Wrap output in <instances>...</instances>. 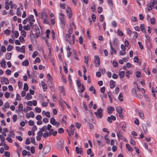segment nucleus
Here are the masks:
<instances>
[{"label":"nucleus","instance_id":"obj_1","mask_svg":"<svg viewBox=\"0 0 157 157\" xmlns=\"http://www.w3.org/2000/svg\"><path fill=\"white\" fill-rule=\"evenodd\" d=\"M41 18L42 19L43 22L45 24H48L49 21L46 12L45 11L41 12Z\"/></svg>","mask_w":157,"mask_h":157},{"label":"nucleus","instance_id":"obj_2","mask_svg":"<svg viewBox=\"0 0 157 157\" xmlns=\"http://www.w3.org/2000/svg\"><path fill=\"white\" fill-rule=\"evenodd\" d=\"M74 36L73 35L71 37V35L67 34L65 35V40L67 41L70 44H73L75 43Z\"/></svg>","mask_w":157,"mask_h":157},{"label":"nucleus","instance_id":"obj_3","mask_svg":"<svg viewBox=\"0 0 157 157\" xmlns=\"http://www.w3.org/2000/svg\"><path fill=\"white\" fill-rule=\"evenodd\" d=\"M103 110L101 108L98 109L94 113L98 118H101L103 116Z\"/></svg>","mask_w":157,"mask_h":157},{"label":"nucleus","instance_id":"obj_4","mask_svg":"<svg viewBox=\"0 0 157 157\" xmlns=\"http://www.w3.org/2000/svg\"><path fill=\"white\" fill-rule=\"evenodd\" d=\"M50 122L51 124L53 125L56 126L57 127H58L59 124V122L56 121L54 117H52L51 118Z\"/></svg>","mask_w":157,"mask_h":157},{"label":"nucleus","instance_id":"obj_5","mask_svg":"<svg viewBox=\"0 0 157 157\" xmlns=\"http://www.w3.org/2000/svg\"><path fill=\"white\" fill-rule=\"evenodd\" d=\"M95 59L94 61V63L95 64V66L97 67H98L100 64V61L99 57L97 56H95Z\"/></svg>","mask_w":157,"mask_h":157},{"label":"nucleus","instance_id":"obj_6","mask_svg":"<svg viewBox=\"0 0 157 157\" xmlns=\"http://www.w3.org/2000/svg\"><path fill=\"white\" fill-rule=\"evenodd\" d=\"M27 19H28V21H29V23L30 25L32 27L33 23L35 21V19H34V16L31 15L28 18H27Z\"/></svg>","mask_w":157,"mask_h":157},{"label":"nucleus","instance_id":"obj_7","mask_svg":"<svg viewBox=\"0 0 157 157\" xmlns=\"http://www.w3.org/2000/svg\"><path fill=\"white\" fill-rule=\"evenodd\" d=\"M51 147L49 146H46L43 148V152L44 154L48 153L51 150Z\"/></svg>","mask_w":157,"mask_h":157},{"label":"nucleus","instance_id":"obj_8","mask_svg":"<svg viewBox=\"0 0 157 157\" xmlns=\"http://www.w3.org/2000/svg\"><path fill=\"white\" fill-rule=\"evenodd\" d=\"M0 79H1V82L2 84H3V82L6 84H9V81L7 78L4 77H1Z\"/></svg>","mask_w":157,"mask_h":157},{"label":"nucleus","instance_id":"obj_9","mask_svg":"<svg viewBox=\"0 0 157 157\" xmlns=\"http://www.w3.org/2000/svg\"><path fill=\"white\" fill-rule=\"evenodd\" d=\"M110 53L111 55H113V54H114L115 55L116 54L117 51L115 50L114 48L113 47V45L112 44L111 42L110 41Z\"/></svg>","mask_w":157,"mask_h":157},{"label":"nucleus","instance_id":"obj_10","mask_svg":"<svg viewBox=\"0 0 157 157\" xmlns=\"http://www.w3.org/2000/svg\"><path fill=\"white\" fill-rule=\"evenodd\" d=\"M117 135L119 139H122L123 138L122 132L120 130H118L117 132Z\"/></svg>","mask_w":157,"mask_h":157},{"label":"nucleus","instance_id":"obj_11","mask_svg":"<svg viewBox=\"0 0 157 157\" xmlns=\"http://www.w3.org/2000/svg\"><path fill=\"white\" fill-rule=\"evenodd\" d=\"M10 107V105L8 102H6L4 106L2 108V109L4 112H6V109L9 108Z\"/></svg>","mask_w":157,"mask_h":157},{"label":"nucleus","instance_id":"obj_12","mask_svg":"<svg viewBox=\"0 0 157 157\" xmlns=\"http://www.w3.org/2000/svg\"><path fill=\"white\" fill-rule=\"evenodd\" d=\"M75 150L77 153L79 154L80 155L82 154L83 151L82 148H79L78 147H76Z\"/></svg>","mask_w":157,"mask_h":157},{"label":"nucleus","instance_id":"obj_13","mask_svg":"<svg viewBox=\"0 0 157 157\" xmlns=\"http://www.w3.org/2000/svg\"><path fill=\"white\" fill-rule=\"evenodd\" d=\"M57 144L59 147L61 149L63 147V141L60 140H59L57 143Z\"/></svg>","mask_w":157,"mask_h":157},{"label":"nucleus","instance_id":"obj_14","mask_svg":"<svg viewBox=\"0 0 157 157\" xmlns=\"http://www.w3.org/2000/svg\"><path fill=\"white\" fill-rule=\"evenodd\" d=\"M58 90L61 93H63L64 95H65L64 92V87L63 86H60L58 87Z\"/></svg>","mask_w":157,"mask_h":157},{"label":"nucleus","instance_id":"obj_15","mask_svg":"<svg viewBox=\"0 0 157 157\" xmlns=\"http://www.w3.org/2000/svg\"><path fill=\"white\" fill-rule=\"evenodd\" d=\"M114 110L115 109L113 107L110 106L107 108V111L109 114H110L112 113V111H114Z\"/></svg>","mask_w":157,"mask_h":157},{"label":"nucleus","instance_id":"obj_16","mask_svg":"<svg viewBox=\"0 0 157 157\" xmlns=\"http://www.w3.org/2000/svg\"><path fill=\"white\" fill-rule=\"evenodd\" d=\"M116 110L117 112L119 114H121L123 111V109L120 106H119L116 108Z\"/></svg>","mask_w":157,"mask_h":157},{"label":"nucleus","instance_id":"obj_17","mask_svg":"<svg viewBox=\"0 0 157 157\" xmlns=\"http://www.w3.org/2000/svg\"><path fill=\"white\" fill-rule=\"evenodd\" d=\"M116 85V82L115 81L111 80L110 81V88L113 89Z\"/></svg>","mask_w":157,"mask_h":157},{"label":"nucleus","instance_id":"obj_18","mask_svg":"<svg viewBox=\"0 0 157 157\" xmlns=\"http://www.w3.org/2000/svg\"><path fill=\"white\" fill-rule=\"evenodd\" d=\"M138 113L139 117L142 120H143L144 119V114L142 112L139 111Z\"/></svg>","mask_w":157,"mask_h":157},{"label":"nucleus","instance_id":"obj_19","mask_svg":"<svg viewBox=\"0 0 157 157\" xmlns=\"http://www.w3.org/2000/svg\"><path fill=\"white\" fill-rule=\"evenodd\" d=\"M126 146L127 147V148L128 149V151H133V148L132 147L130 146V145L129 144H126Z\"/></svg>","mask_w":157,"mask_h":157},{"label":"nucleus","instance_id":"obj_20","mask_svg":"<svg viewBox=\"0 0 157 157\" xmlns=\"http://www.w3.org/2000/svg\"><path fill=\"white\" fill-rule=\"evenodd\" d=\"M12 53H7L6 55V59L9 60L11 58Z\"/></svg>","mask_w":157,"mask_h":157},{"label":"nucleus","instance_id":"obj_21","mask_svg":"<svg viewBox=\"0 0 157 157\" xmlns=\"http://www.w3.org/2000/svg\"><path fill=\"white\" fill-rule=\"evenodd\" d=\"M30 25H27L23 26V29L25 30H29L30 29Z\"/></svg>","mask_w":157,"mask_h":157},{"label":"nucleus","instance_id":"obj_22","mask_svg":"<svg viewBox=\"0 0 157 157\" xmlns=\"http://www.w3.org/2000/svg\"><path fill=\"white\" fill-rule=\"evenodd\" d=\"M22 64L24 66H27L29 64V62L28 60L26 59L24 61Z\"/></svg>","mask_w":157,"mask_h":157},{"label":"nucleus","instance_id":"obj_23","mask_svg":"<svg viewBox=\"0 0 157 157\" xmlns=\"http://www.w3.org/2000/svg\"><path fill=\"white\" fill-rule=\"evenodd\" d=\"M50 136L51 135L48 132H45L43 134V137L45 138Z\"/></svg>","mask_w":157,"mask_h":157},{"label":"nucleus","instance_id":"obj_24","mask_svg":"<svg viewBox=\"0 0 157 157\" xmlns=\"http://www.w3.org/2000/svg\"><path fill=\"white\" fill-rule=\"evenodd\" d=\"M140 29L142 31L143 33H145L146 32L145 29V26L144 24H141L140 25Z\"/></svg>","mask_w":157,"mask_h":157},{"label":"nucleus","instance_id":"obj_25","mask_svg":"<svg viewBox=\"0 0 157 157\" xmlns=\"http://www.w3.org/2000/svg\"><path fill=\"white\" fill-rule=\"evenodd\" d=\"M12 33L15 35V37L17 38L19 35L18 32L17 31H13Z\"/></svg>","mask_w":157,"mask_h":157},{"label":"nucleus","instance_id":"obj_26","mask_svg":"<svg viewBox=\"0 0 157 157\" xmlns=\"http://www.w3.org/2000/svg\"><path fill=\"white\" fill-rule=\"evenodd\" d=\"M97 142L99 147H102L104 146V144L102 142L100 141L99 140H97Z\"/></svg>","mask_w":157,"mask_h":157},{"label":"nucleus","instance_id":"obj_27","mask_svg":"<svg viewBox=\"0 0 157 157\" xmlns=\"http://www.w3.org/2000/svg\"><path fill=\"white\" fill-rule=\"evenodd\" d=\"M119 75L121 78H123L124 77V71H120L119 73Z\"/></svg>","mask_w":157,"mask_h":157},{"label":"nucleus","instance_id":"obj_28","mask_svg":"<svg viewBox=\"0 0 157 157\" xmlns=\"http://www.w3.org/2000/svg\"><path fill=\"white\" fill-rule=\"evenodd\" d=\"M8 136L13 137L14 136V134L13 130H11L10 132V133L8 135Z\"/></svg>","mask_w":157,"mask_h":157},{"label":"nucleus","instance_id":"obj_29","mask_svg":"<svg viewBox=\"0 0 157 157\" xmlns=\"http://www.w3.org/2000/svg\"><path fill=\"white\" fill-rule=\"evenodd\" d=\"M89 90L90 91H93L94 92L93 93L94 94H95L96 93V90L94 87L92 86L90 87L89 88Z\"/></svg>","mask_w":157,"mask_h":157},{"label":"nucleus","instance_id":"obj_30","mask_svg":"<svg viewBox=\"0 0 157 157\" xmlns=\"http://www.w3.org/2000/svg\"><path fill=\"white\" fill-rule=\"evenodd\" d=\"M24 90L27 91L28 90V84L26 83H25L24 84V87H23Z\"/></svg>","mask_w":157,"mask_h":157},{"label":"nucleus","instance_id":"obj_31","mask_svg":"<svg viewBox=\"0 0 157 157\" xmlns=\"http://www.w3.org/2000/svg\"><path fill=\"white\" fill-rule=\"evenodd\" d=\"M71 130V135L74 134V132L75 130L74 125L72 124L70 126Z\"/></svg>","mask_w":157,"mask_h":157},{"label":"nucleus","instance_id":"obj_32","mask_svg":"<svg viewBox=\"0 0 157 157\" xmlns=\"http://www.w3.org/2000/svg\"><path fill=\"white\" fill-rule=\"evenodd\" d=\"M1 63V66L2 67H5V66L6 65V64L5 60L4 59H3L2 60Z\"/></svg>","mask_w":157,"mask_h":157},{"label":"nucleus","instance_id":"obj_33","mask_svg":"<svg viewBox=\"0 0 157 157\" xmlns=\"http://www.w3.org/2000/svg\"><path fill=\"white\" fill-rule=\"evenodd\" d=\"M13 48V46L11 45H8L7 48V51H10Z\"/></svg>","mask_w":157,"mask_h":157},{"label":"nucleus","instance_id":"obj_34","mask_svg":"<svg viewBox=\"0 0 157 157\" xmlns=\"http://www.w3.org/2000/svg\"><path fill=\"white\" fill-rule=\"evenodd\" d=\"M23 106L22 104H19L18 105V110L19 111L21 112L23 110Z\"/></svg>","mask_w":157,"mask_h":157},{"label":"nucleus","instance_id":"obj_35","mask_svg":"<svg viewBox=\"0 0 157 157\" xmlns=\"http://www.w3.org/2000/svg\"><path fill=\"white\" fill-rule=\"evenodd\" d=\"M32 109V108L29 107H27L25 109H24V111L26 113L28 111Z\"/></svg>","mask_w":157,"mask_h":157},{"label":"nucleus","instance_id":"obj_36","mask_svg":"<svg viewBox=\"0 0 157 157\" xmlns=\"http://www.w3.org/2000/svg\"><path fill=\"white\" fill-rule=\"evenodd\" d=\"M5 8L6 10H8L9 9V2H5Z\"/></svg>","mask_w":157,"mask_h":157},{"label":"nucleus","instance_id":"obj_37","mask_svg":"<svg viewBox=\"0 0 157 157\" xmlns=\"http://www.w3.org/2000/svg\"><path fill=\"white\" fill-rule=\"evenodd\" d=\"M147 6V9L149 11L151 10L152 9V7L154 6L153 5L151 4V3L149 5H148Z\"/></svg>","mask_w":157,"mask_h":157},{"label":"nucleus","instance_id":"obj_38","mask_svg":"<svg viewBox=\"0 0 157 157\" xmlns=\"http://www.w3.org/2000/svg\"><path fill=\"white\" fill-rule=\"evenodd\" d=\"M137 88L139 91H141L142 92V93L144 94H145V90L144 88H142L140 89L138 86Z\"/></svg>","mask_w":157,"mask_h":157},{"label":"nucleus","instance_id":"obj_39","mask_svg":"<svg viewBox=\"0 0 157 157\" xmlns=\"http://www.w3.org/2000/svg\"><path fill=\"white\" fill-rule=\"evenodd\" d=\"M150 21L151 23L152 24H155V18H152L150 19Z\"/></svg>","mask_w":157,"mask_h":157},{"label":"nucleus","instance_id":"obj_40","mask_svg":"<svg viewBox=\"0 0 157 157\" xmlns=\"http://www.w3.org/2000/svg\"><path fill=\"white\" fill-rule=\"evenodd\" d=\"M1 50L3 52H5L6 51V49L4 45H2L1 47Z\"/></svg>","mask_w":157,"mask_h":157},{"label":"nucleus","instance_id":"obj_41","mask_svg":"<svg viewBox=\"0 0 157 157\" xmlns=\"http://www.w3.org/2000/svg\"><path fill=\"white\" fill-rule=\"evenodd\" d=\"M6 140L10 143H12L13 141V140L10 137V136L7 137L6 138Z\"/></svg>","mask_w":157,"mask_h":157},{"label":"nucleus","instance_id":"obj_42","mask_svg":"<svg viewBox=\"0 0 157 157\" xmlns=\"http://www.w3.org/2000/svg\"><path fill=\"white\" fill-rule=\"evenodd\" d=\"M40 130H41V131H42L44 132H46L47 130V126H44L42 128L40 129Z\"/></svg>","mask_w":157,"mask_h":157},{"label":"nucleus","instance_id":"obj_43","mask_svg":"<svg viewBox=\"0 0 157 157\" xmlns=\"http://www.w3.org/2000/svg\"><path fill=\"white\" fill-rule=\"evenodd\" d=\"M123 96L121 94H120L119 95L118 98L119 100L121 101L123 100Z\"/></svg>","mask_w":157,"mask_h":157},{"label":"nucleus","instance_id":"obj_44","mask_svg":"<svg viewBox=\"0 0 157 157\" xmlns=\"http://www.w3.org/2000/svg\"><path fill=\"white\" fill-rule=\"evenodd\" d=\"M10 30L6 29L5 30L4 33L8 35H9L10 33Z\"/></svg>","mask_w":157,"mask_h":157},{"label":"nucleus","instance_id":"obj_45","mask_svg":"<svg viewBox=\"0 0 157 157\" xmlns=\"http://www.w3.org/2000/svg\"><path fill=\"white\" fill-rule=\"evenodd\" d=\"M150 3L151 5H153L154 6L155 5L157 4V0L152 1Z\"/></svg>","mask_w":157,"mask_h":157},{"label":"nucleus","instance_id":"obj_46","mask_svg":"<svg viewBox=\"0 0 157 157\" xmlns=\"http://www.w3.org/2000/svg\"><path fill=\"white\" fill-rule=\"evenodd\" d=\"M26 99L27 100H30L32 96L29 93H27L26 96Z\"/></svg>","mask_w":157,"mask_h":157},{"label":"nucleus","instance_id":"obj_47","mask_svg":"<svg viewBox=\"0 0 157 157\" xmlns=\"http://www.w3.org/2000/svg\"><path fill=\"white\" fill-rule=\"evenodd\" d=\"M17 115L16 114L14 115L13 116V122L16 121L17 119Z\"/></svg>","mask_w":157,"mask_h":157},{"label":"nucleus","instance_id":"obj_48","mask_svg":"<svg viewBox=\"0 0 157 157\" xmlns=\"http://www.w3.org/2000/svg\"><path fill=\"white\" fill-rule=\"evenodd\" d=\"M34 124V122L32 120H30L29 122V125L30 126H33Z\"/></svg>","mask_w":157,"mask_h":157},{"label":"nucleus","instance_id":"obj_49","mask_svg":"<svg viewBox=\"0 0 157 157\" xmlns=\"http://www.w3.org/2000/svg\"><path fill=\"white\" fill-rule=\"evenodd\" d=\"M38 54L37 52L35 51L33 52V54L32 55V56L33 58H34Z\"/></svg>","mask_w":157,"mask_h":157},{"label":"nucleus","instance_id":"obj_50","mask_svg":"<svg viewBox=\"0 0 157 157\" xmlns=\"http://www.w3.org/2000/svg\"><path fill=\"white\" fill-rule=\"evenodd\" d=\"M21 100V97L20 95L18 94L16 95V100L17 101H20Z\"/></svg>","mask_w":157,"mask_h":157},{"label":"nucleus","instance_id":"obj_51","mask_svg":"<svg viewBox=\"0 0 157 157\" xmlns=\"http://www.w3.org/2000/svg\"><path fill=\"white\" fill-rule=\"evenodd\" d=\"M95 137L97 138H101V140H102L103 138V137L101 135H100L96 134H95Z\"/></svg>","mask_w":157,"mask_h":157},{"label":"nucleus","instance_id":"obj_52","mask_svg":"<svg viewBox=\"0 0 157 157\" xmlns=\"http://www.w3.org/2000/svg\"><path fill=\"white\" fill-rule=\"evenodd\" d=\"M117 35L120 36H122L123 35V33L121 31L118 30L117 31Z\"/></svg>","mask_w":157,"mask_h":157},{"label":"nucleus","instance_id":"obj_53","mask_svg":"<svg viewBox=\"0 0 157 157\" xmlns=\"http://www.w3.org/2000/svg\"><path fill=\"white\" fill-rule=\"evenodd\" d=\"M112 25L114 27H116L117 26V24L115 21H113L111 22Z\"/></svg>","mask_w":157,"mask_h":157},{"label":"nucleus","instance_id":"obj_54","mask_svg":"<svg viewBox=\"0 0 157 157\" xmlns=\"http://www.w3.org/2000/svg\"><path fill=\"white\" fill-rule=\"evenodd\" d=\"M35 109L36 111L38 113H40L41 111L40 108L37 107H36Z\"/></svg>","mask_w":157,"mask_h":157},{"label":"nucleus","instance_id":"obj_55","mask_svg":"<svg viewBox=\"0 0 157 157\" xmlns=\"http://www.w3.org/2000/svg\"><path fill=\"white\" fill-rule=\"evenodd\" d=\"M42 131H41V130H40V131H39L37 133V135L38 136H42L43 135V134L42 133Z\"/></svg>","mask_w":157,"mask_h":157},{"label":"nucleus","instance_id":"obj_56","mask_svg":"<svg viewBox=\"0 0 157 157\" xmlns=\"http://www.w3.org/2000/svg\"><path fill=\"white\" fill-rule=\"evenodd\" d=\"M6 98H8L10 96V93L7 92H6L4 94Z\"/></svg>","mask_w":157,"mask_h":157},{"label":"nucleus","instance_id":"obj_57","mask_svg":"<svg viewBox=\"0 0 157 157\" xmlns=\"http://www.w3.org/2000/svg\"><path fill=\"white\" fill-rule=\"evenodd\" d=\"M127 33L128 35L130 36L131 35L132 31L129 28H128L127 29Z\"/></svg>","mask_w":157,"mask_h":157},{"label":"nucleus","instance_id":"obj_58","mask_svg":"<svg viewBox=\"0 0 157 157\" xmlns=\"http://www.w3.org/2000/svg\"><path fill=\"white\" fill-rule=\"evenodd\" d=\"M126 54V52L125 51H120L119 52V54L121 56H124Z\"/></svg>","mask_w":157,"mask_h":157},{"label":"nucleus","instance_id":"obj_59","mask_svg":"<svg viewBox=\"0 0 157 157\" xmlns=\"http://www.w3.org/2000/svg\"><path fill=\"white\" fill-rule=\"evenodd\" d=\"M107 2L109 6L111 7L113 6V3L112 0H108Z\"/></svg>","mask_w":157,"mask_h":157},{"label":"nucleus","instance_id":"obj_60","mask_svg":"<svg viewBox=\"0 0 157 157\" xmlns=\"http://www.w3.org/2000/svg\"><path fill=\"white\" fill-rule=\"evenodd\" d=\"M40 62V58L38 57H37L36 58V59L35 60V61L34 62V63H36V62L39 63Z\"/></svg>","mask_w":157,"mask_h":157},{"label":"nucleus","instance_id":"obj_61","mask_svg":"<svg viewBox=\"0 0 157 157\" xmlns=\"http://www.w3.org/2000/svg\"><path fill=\"white\" fill-rule=\"evenodd\" d=\"M28 152L25 150H23L22 151L23 156H25L27 154Z\"/></svg>","mask_w":157,"mask_h":157},{"label":"nucleus","instance_id":"obj_62","mask_svg":"<svg viewBox=\"0 0 157 157\" xmlns=\"http://www.w3.org/2000/svg\"><path fill=\"white\" fill-rule=\"evenodd\" d=\"M4 155L6 157H9L10 156V153L9 151H6L4 153Z\"/></svg>","mask_w":157,"mask_h":157},{"label":"nucleus","instance_id":"obj_63","mask_svg":"<svg viewBox=\"0 0 157 157\" xmlns=\"http://www.w3.org/2000/svg\"><path fill=\"white\" fill-rule=\"evenodd\" d=\"M42 118V117L39 115H37L36 117V119L37 120H41Z\"/></svg>","mask_w":157,"mask_h":157},{"label":"nucleus","instance_id":"obj_64","mask_svg":"<svg viewBox=\"0 0 157 157\" xmlns=\"http://www.w3.org/2000/svg\"><path fill=\"white\" fill-rule=\"evenodd\" d=\"M58 132L59 133H61L64 132V130L62 128H61L58 129Z\"/></svg>","mask_w":157,"mask_h":157}]
</instances>
